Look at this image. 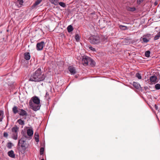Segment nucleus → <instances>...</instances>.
<instances>
[{"mask_svg":"<svg viewBox=\"0 0 160 160\" xmlns=\"http://www.w3.org/2000/svg\"><path fill=\"white\" fill-rule=\"evenodd\" d=\"M135 8H130L129 9V10L132 11H135Z\"/></svg>","mask_w":160,"mask_h":160,"instance_id":"nucleus-35","label":"nucleus"},{"mask_svg":"<svg viewBox=\"0 0 160 160\" xmlns=\"http://www.w3.org/2000/svg\"><path fill=\"white\" fill-rule=\"evenodd\" d=\"M23 0H17V1L16 2V4L18 6H19L18 4H19V7H21V6L22 5L23 3Z\"/></svg>","mask_w":160,"mask_h":160,"instance_id":"nucleus-18","label":"nucleus"},{"mask_svg":"<svg viewBox=\"0 0 160 160\" xmlns=\"http://www.w3.org/2000/svg\"><path fill=\"white\" fill-rule=\"evenodd\" d=\"M133 85L135 88L138 89H139L141 88L140 85L138 83L135 82H133Z\"/></svg>","mask_w":160,"mask_h":160,"instance_id":"nucleus-14","label":"nucleus"},{"mask_svg":"<svg viewBox=\"0 0 160 160\" xmlns=\"http://www.w3.org/2000/svg\"><path fill=\"white\" fill-rule=\"evenodd\" d=\"M160 37V31L154 37V39L156 40L158 39Z\"/></svg>","mask_w":160,"mask_h":160,"instance_id":"nucleus-25","label":"nucleus"},{"mask_svg":"<svg viewBox=\"0 0 160 160\" xmlns=\"http://www.w3.org/2000/svg\"><path fill=\"white\" fill-rule=\"evenodd\" d=\"M58 3H59V5H60V2H58Z\"/></svg>","mask_w":160,"mask_h":160,"instance_id":"nucleus-43","label":"nucleus"},{"mask_svg":"<svg viewBox=\"0 0 160 160\" xmlns=\"http://www.w3.org/2000/svg\"><path fill=\"white\" fill-rule=\"evenodd\" d=\"M81 58L80 56L77 57V59H78V60H80L81 59Z\"/></svg>","mask_w":160,"mask_h":160,"instance_id":"nucleus-41","label":"nucleus"},{"mask_svg":"<svg viewBox=\"0 0 160 160\" xmlns=\"http://www.w3.org/2000/svg\"><path fill=\"white\" fill-rule=\"evenodd\" d=\"M120 28L122 30H125L128 29L127 27L125 26L120 25L119 26Z\"/></svg>","mask_w":160,"mask_h":160,"instance_id":"nucleus-22","label":"nucleus"},{"mask_svg":"<svg viewBox=\"0 0 160 160\" xmlns=\"http://www.w3.org/2000/svg\"><path fill=\"white\" fill-rule=\"evenodd\" d=\"M57 82V84H58L59 82V80H56V83Z\"/></svg>","mask_w":160,"mask_h":160,"instance_id":"nucleus-40","label":"nucleus"},{"mask_svg":"<svg viewBox=\"0 0 160 160\" xmlns=\"http://www.w3.org/2000/svg\"><path fill=\"white\" fill-rule=\"evenodd\" d=\"M67 29L68 32H70L72 31L73 30L72 26L71 25L69 26L67 28Z\"/></svg>","mask_w":160,"mask_h":160,"instance_id":"nucleus-21","label":"nucleus"},{"mask_svg":"<svg viewBox=\"0 0 160 160\" xmlns=\"http://www.w3.org/2000/svg\"><path fill=\"white\" fill-rule=\"evenodd\" d=\"M40 100L37 96L32 98L29 103L30 108L35 111H37L40 109Z\"/></svg>","mask_w":160,"mask_h":160,"instance_id":"nucleus-3","label":"nucleus"},{"mask_svg":"<svg viewBox=\"0 0 160 160\" xmlns=\"http://www.w3.org/2000/svg\"><path fill=\"white\" fill-rule=\"evenodd\" d=\"M45 99L47 100H48L50 99V97L49 96V94L47 92L46 93V94H45Z\"/></svg>","mask_w":160,"mask_h":160,"instance_id":"nucleus-23","label":"nucleus"},{"mask_svg":"<svg viewBox=\"0 0 160 160\" xmlns=\"http://www.w3.org/2000/svg\"><path fill=\"white\" fill-rule=\"evenodd\" d=\"M136 77L137 78H138L139 79H141L142 78V77H141V75H140V74L139 73H137L136 74Z\"/></svg>","mask_w":160,"mask_h":160,"instance_id":"nucleus-30","label":"nucleus"},{"mask_svg":"<svg viewBox=\"0 0 160 160\" xmlns=\"http://www.w3.org/2000/svg\"><path fill=\"white\" fill-rule=\"evenodd\" d=\"M65 6V4L63 2H61V6H62L63 7H64Z\"/></svg>","mask_w":160,"mask_h":160,"instance_id":"nucleus-36","label":"nucleus"},{"mask_svg":"<svg viewBox=\"0 0 160 160\" xmlns=\"http://www.w3.org/2000/svg\"><path fill=\"white\" fill-rule=\"evenodd\" d=\"M18 144L20 146L24 151L28 146V145L26 143V139L22 138L19 140Z\"/></svg>","mask_w":160,"mask_h":160,"instance_id":"nucleus-5","label":"nucleus"},{"mask_svg":"<svg viewBox=\"0 0 160 160\" xmlns=\"http://www.w3.org/2000/svg\"><path fill=\"white\" fill-rule=\"evenodd\" d=\"M75 38L76 41L78 42L80 39L79 35L78 34H76L75 36Z\"/></svg>","mask_w":160,"mask_h":160,"instance_id":"nucleus-24","label":"nucleus"},{"mask_svg":"<svg viewBox=\"0 0 160 160\" xmlns=\"http://www.w3.org/2000/svg\"><path fill=\"white\" fill-rule=\"evenodd\" d=\"M4 112L3 111L0 110V122L2 121L4 118Z\"/></svg>","mask_w":160,"mask_h":160,"instance_id":"nucleus-15","label":"nucleus"},{"mask_svg":"<svg viewBox=\"0 0 160 160\" xmlns=\"http://www.w3.org/2000/svg\"><path fill=\"white\" fill-rule=\"evenodd\" d=\"M41 160H44V159L43 158H42Z\"/></svg>","mask_w":160,"mask_h":160,"instance_id":"nucleus-42","label":"nucleus"},{"mask_svg":"<svg viewBox=\"0 0 160 160\" xmlns=\"http://www.w3.org/2000/svg\"><path fill=\"white\" fill-rule=\"evenodd\" d=\"M142 40L144 42H147L149 41V38H147L146 37H144L142 38Z\"/></svg>","mask_w":160,"mask_h":160,"instance_id":"nucleus-29","label":"nucleus"},{"mask_svg":"<svg viewBox=\"0 0 160 160\" xmlns=\"http://www.w3.org/2000/svg\"><path fill=\"white\" fill-rule=\"evenodd\" d=\"M44 151V148L42 147L40 149V153L41 155H42L43 154Z\"/></svg>","mask_w":160,"mask_h":160,"instance_id":"nucleus-27","label":"nucleus"},{"mask_svg":"<svg viewBox=\"0 0 160 160\" xmlns=\"http://www.w3.org/2000/svg\"><path fill=\"white\" fill-rule=\"evenodd\" d=\"M155 108L156 110L158 109V107L156 105H154Z\"/></svg>","mask_w":160,"mask_h":160,"instance_id":"nucleus-39","label":"nucleus"},{"mask_svg":"<svg viewBox=\"0 0 160 160\" xmlns=\"http://www.w3.org/2000/svg\"><path fill=\"white\" fill-rule=\"evenodd\" d=\"M68 70L71 74H74L76 73V72L75 68L72 66H70L68 68Z\"/></svg>","mask_w":160,"mask_h":160,"instance_id":"nucleus-9","label":"nucleus"},{"mask_svg":"<svg viewBox=\"0 0 160 160\" xmlns=\"http://www.w3.org/2000/svg\"><path fill=\"white\" fill-rule=\"evenodd\" d=\"M107 37L101 36L100 37L97 36H91L89 38V41L91 43L93 44L104 43L107 41Z\"/></svg>","mask_w":160,"mask_h":160,"instance_id":"nucleus-2","label":"nucleus"},{"mask_svg":"<svg viewBox=\"0 0 160 160\" xmlns=\"http://www.w3.org/2000/svg\"><path fill=\"white\" fill-rule=\"evenodd\" d=\"M24 58L26 60H29L30 58V54L29 52H26L24 53Z\"/></svg>","mask_w":160,"mask_h":160,"instance_id":"nucleus-12","label":"nucleus"},{"mask_svg":"<svg viewBox=\"0 0 160 160\" xmlns=\"http://www.w3.org/2000/svg\"><path fill=\"white\" fill-rule=\"evenodd\" d=\"M18 114L20 116H27L28 113L26 111L23 109H19L18 112Z\"/></svg>","mask_w":160,"mask_h":160,"instance_id":"nucleus-8","label":"nucleus"},{"mask_svg":"<svg viewBox=\"0 0 160 160\" xmlns=\"http://www.w3.org/2000/svg\"><path fill=\"white\" fill-rule=\"evenodd\" d=\"M143 0H137V3L138 4H140L142 2Z\"/></svg>","mask_w":160,"mask_h":160,"instance_id":"nucleus-32","label":"nucleus"},{"mask_svg":"<svg viewBox=\"0 0 160 160\" xmlns=\"http://www.w3.org/2000/svg\"><path fill=\"white\" fill-rule=\"evenodd\" d=\"M12 111L14 114H16L18 112V113L19 111L18 110V107L16 106H14L12 108Z\"/></svg>","mask_w":160,"mask_h":160,"instance_id":"nucleus-17","label":"nucleus"},{"mask_svg":"<svg viewBox=\"0 0 160 160\" xmlns=\"http://www.w3.org/2000/svg\"><path fill=\"white\" fill-rule=\"evenodd\" d=\"M156 79L157 78L155 76H152L150 78V81L152 84L156 83Z\"/></svg>","mask_w":160,"mask_h":160,"instance_id":"nucleus-11","label":"nucleus"},{"mask_svg":"<svg viewBox=\"0 0 160 160\" xmlns=\"http://www.w3.org/2000/svg\"><path fill=\"white\" fill-rule=\"evenodd\" d=\"M151 37V35L150 34L146 36V37H148V38H149Z\"/></svg>","mask_w":160,"mask_h":160,"instance_id":"nucleus-38","label":"nucleus"},{"mask_svg":"<svg viewBox=\"0 0 160 160\" xmlns=\"http://www.w3.org/2000/svg\"><path fill=\"white\" fill-rule=\"evenodd\" d=\"M82 63L84 66H87L88 64L92 66L95 65V62L92 59L86 56L82 57Z\"/></svg>","mask_w":160,"mask_h":160,"instance_id":"nucleus-4","label":"nucleus"},{"mask_svg":"<svg viewBox=\"0 0 160 160\" xmlns=\"http://www.w3.org/2000/svg\"><path fill=\"white\" fill-rule=\"evenodd\" d=\"M34 138L36 141L38 142L39 141V135L38 133L36 132L34 134Z\"/></svg>","mask_w":160,"mask_h":160,"instance_id":"nucleus-16","label":"nucleus"},{"mask_svg":"<svg viewBox=\"0 0 160 160\" xmlns=\"http://www.w3.org/2000/svg\"><path fill=\"white\" fill-rule=\"evenodd\" d=\"M45 77V75L42 73L41 68H38L31 76L29 81L39 82L43 81Z\"/></svg>","mask_w":160,"mask_h":160,"instance_id":"nucleus-1","label":"nucleus"},{"mask_svg":"<svg viewBox=\"0 0 160 160\" xmlns=\"http://www.w3.org/2000/svg\"><path fill=\"white\" fill-rule=\"evenodd\" d=\"M17 122H18L19 124L22 125H24L25 124L24 121L20 119L17 120Z\"/></svg>","mask_w":160,"mask_h":160,"instance_id":"nucleus-20","label":"nucleus"},{"mask_svg":"<svg viewBox=\"0 0 160 160\" xmlns=\"http://www.w3.org/2000/svg\"><path fill=\"white\" fill-rule=\"evenodd\" d=\"M27 134L28 136H31L33 134V131L32 129H29L27 131Z\"/></svg>","mask_w":160,"mask_h":160,"instance_id":"nucleus-13","label":"nucleus"},{"mask_svg":"<svg viewBox=\"0 0 160 160\" xmlns=\"http://www.w3.org/2000/svg\"><path fill=\"white\" fill-rule=\"evenodd\" d=\"M12 143L11 142H9L8 143L7 147L9 149H11L12 148Z\"/></svg>","mask_w":160,"mask_h":160,"instance_id":"nucleus-28","label":"nucleus"},{"mask_svg":"<svg viewBox=\"0 0 160 160\" xmlns=\"http://www.w3.org/2000/svg\"><path fill=\"white\" fill-rule=\"evenodd\" d=\"M150 52L149 51H147L145 52V55L146 57H149Z\"/></svg>","mask_w":160,"mask_h":160,"instance_id":"nucleus-26","label":"nucleus"},{"mask_svg":"<svg viewBox=\"0 0 160 160\" xmlns=\"http://www.w3.org/2000/svg\"><path fill=\"white\" fill-rule=\"evenodd\" d=\"M155 88L157 89H160V84H157L155 85Z\"/></svg>","mask_w":160,"mask_h":160,"instance_id":"nucleus-31","label":"nucleus"},{"mask_svg":"<svg viewBox=\"0 0 160 160\" xmlns=\"http://www.w3.org/2000/svg\"><path fill=\"white\" fill-rule=\"evenodd\" d=\"M12 132L13 133L12 135V138L14 140H17L18 138V132L19 130V128L15 126L12 128Z\"/></svg>","mask_w":160,"mask_h":160,"instance_id":"nucleus-6","label":"nucleus"},{"mask_svg":"<svg viewBox=\"0 0 160 160\" xmlns=\"http://www.w3.org/2000/svg\"><path fill=\"white\" fill-rule=\"evenodd\" d=\"M89 48L93 51H95V49L92 47H89Z\"/></svg>","mask_w":160,"mask_h":160,"instance_id":"nucleus-33","label":"nucleus"},{"mask_svg":"<svg viewBox=\"0 0 160 160\" xmlns=\"http://www.w3.org/2000/svg\"><path fill=\"white\" fill-rule=\"evenodd\" d=\"M3 136L5 137H7L8 136V134L7 132H4L3 133Z\"/></svg>","mask_w":160,"mask_h":160,"instance_id":"nucleus-34","label":"nucleus"},{"mask_svg":"<svg viewBox=\"0 0 160 160\" xmlns=\"http://www.w3.org/2000/svg\"><path fill=\"white\" fill-rule=\"evenodd\" d=\"M45 45V43L43 41L37 43L36 46L37 50L38 51L42 50Z\"/></svg>","mask_w":160,"mask_h":160,"instance_id":"nucleus-7","label":"nucleus"},{"mask_svg":"<svg viewBox=\"0 0 160 160\" xmlns=\"http://www.w3.org/2000/svg\"><path fill=\"white\" fill-rule=\"evenodd\" d=\"M42 0H37L33 4L32 6L35 7L37 5H38Z\"/></svg>","mask_w":160,"mask_h":160,"instance_id":"nucleus-19","label":"nucleus"},{"mask_svg":"<svg viewBox=\"0 0 160 160\" xmlns=\"http://www.w3.org/2000/svg\"><path fill=\"white\" fill-rule=\"evenodd\" d=\"M58 28V27H57L54 30L55 32L57 33H59V32L57 31V30Z\"/></svg>","mask_w":160,"mask_h":160,"instance_id":"nucleus-37","label":"nucleus"},{"mask_svg":"<svg viewBox=\"0 0 160 160\" xmlns=\"http://www.w3.org/2000/svg\"><path fill=\"white\" fill-rule=\"evenodd\" d=\"M8 155L10 157L12 158H15V155L14 153V152L12 150H11L9 151L8 153Z\"/></svg>","mask_w":160,"mask_h":160,"instance_id":"nucleus-10","label":"nucleus"}]
</instances>
